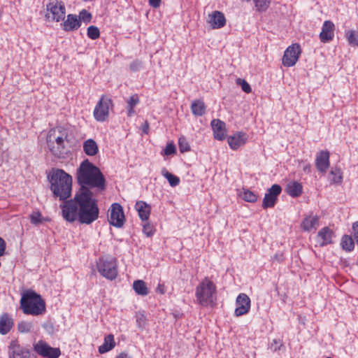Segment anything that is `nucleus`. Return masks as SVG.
<instances>
[{
	"mask_svg": "<svg viewBox=\"0 0 358 358\" xmlns=\"http://www.w3.org/2000/svg\"><path fill=\"white\" fill-rule=\"evenodd\" d=\"M247 135L243 132H237L228 138V143L232 150H237L246 143Z\"/></svg>",
	"mask_w": 358,
	"mask_h": 358,
	"instance_id": "nucleus-22",
	"label": "nucleus"
},
{
	"mask_svg": "<svg viewBox=\"0 0 358 358\" xmlns=\"http://www.w3.org/2000/svg\"><path fill=\"white\" fill-rule=\"evenodd\" d=\"M195 296L199 305L213 306L216 299L215 285L208 278H205L196 287Z\"/></svg>",
	"mask_w": 358,
	"mask_h": 358,
	"instance_id": "nucleus-5",
	"label": "nucleus"
},
{
	"mask_svg": "<svg viewBox=\"0 0 358 358\" xmlns=\"http://www.w3.org/2000/svg\"><path fill=\"white\" fill-rule=\"evenodd\" d=\"M50 189L54 196L64 201L71 196L72 177L62 169H53L48 175Z\"/></svg>",
	"mask_w": 358,
	"mask_h": 358,
	"instance_id": "nucleus-3",
	"label": "nucleus"
},
{
	"mask_svg": "<svg viewBox=\"0 0 358 358\" xmlns=\"http://www.w3.org/2000/svg\"><path fill=\"white\" fill-rule=\"evenodd\" d=\"M303 170L304 172H306L308 173H310L311 171V166L310 164H306L303 166Z\"/></svg>",
	"mask_w": 358,
	"mask_h": 358,
	"instance_id": "nucleus-55",
	"label": "nucleus"
},
{
	"mask_svg": "<svg viewBox=\"0 0 358 358\" xmlns=\"http://www.w3.org/2000/svg\"><path fill=\"white\" fill-rule=\"evenodd\" d=\"M66 14L64 3L61 1L52 0L47 5L46 17L52 21L64 20Z\"/></svg>",
	"mask_w": 358,
	"mask_h": 358,
	"instance_id": "nucleus-7",
	"label": "nucleus"
},
{
	"mask_svg": "<svg viewBox=\"0 0 358 358\" xmlns=\"http://www.w3.org/2000/svg\"><path fill=\"white\" fill-rule=\"evenodd\" d=\"M334 237L335 234L334 231L328 227H325L318 231L317 235V241L320 246L322 247L332 243V239Z\"/></svg>",
	"mask_w": 358,
	"mask_h": 358,
	"instance_id": "nucleus-17",
	"label": "nucleus"
},
{
	"mask_svg": "<svg viewBox=\"0 0 358 358\" xmlns=\"http://www.w3.org/2000/svg\"><path fill=\"white\" fill-rule=\"evenodd\" d=\"M330 174L334 176L332 178V182L334 183H340L342 180V175L341 170L338 169H332L330 172Z\"/></svg>",
	"mask_w": 358,
	"mask_h": 358,
	"instance_id": "nucleus-40",
	"label": "nucleus"
},
{
	"mask_svg": "<svg viewBox=\"0 0 358 358\" xmlns=\"http://www.w3.org/2000/svg\"><path fill=\"white\" fill-rule=\"evenodd\" d=\"M115 345L114 336L113 334H108L104 338L103 343L99 347V352L101 354L106 353L112 350Z\"/></svg>",
	"mask_w": 358,
	"mask_h": 358,
	"instance_id": "nucleus-28",
	"label": "nucleus"
},
{
	"mask_svg": "<svg viewBox=\"0 0 358 358\" xmlns=\"http://www.w3.org/2000/svg\"><path fill=\"white\" fill-rule=\"evenodd\" d=\"M301 52V48L299 44H293L289 46L284 52L282 64L287 67L293 66L297 62Z\"/></svg>",
	"mask_w": 358,
	"mask_h": 358,
	"instance_id": "nucleus-12",
	"label": "nucleus"
},
{
	"mask_svg": "<svg viewBox=\"0 0 358 358\" xmlns=\"http://www.w3.org/2000/svg\"><path fill=\"white\" fill-rule=\"evenodd\" d=\"M127 110H128V115L129 116L131 115L134 113V108H129L127 106Z\"/></svg>",
	"mask_w": 358,
	"mask_h": 358,
	"instance_id": "nucleus-57",
	"label": "nucleus"
},
{
	"mask_svg": "<svg viewBox=\"0 0 358 358\" xmlns=\"http://www.w3.org/2000/svg\"><path fill=\"white\" fill-rule=\"evenodd\" d=\"M110 216L108 217L109 223L117 228L124 225L125 217L122 206L117 203L111 205Z\"/></svg>",
	"mask_w": 358,
	"mask_h": 358,
	"instance_id": "nucleus-11",
	"label": "nucleus"
},
{
	"mask_svg": "<svg viewBox=\"0 0 358 358\" xmlns=\"http://www.w3.org/2000/svg\"><path fill=\"white\" fill-rule=\"evenodd\" d=\"M341 246L344 250L350 252L355 248L354 240L348 235H344L341 240Z\"/></svg>",
	"mask_w": 358,
	"mask_h": 358,
	"instance_id": "nucleus-33",
	"label": "nucleus"
},
{
	"mask_svg": "<svg viewBox=\"0 0 358 358\" xmlns=\"http://www.w3.org/2000/svg\"><path fill=\"white\" fill-rule=\"evenodd\" d=\"M135 208L142 221H147L149 218L151 207L145 201H138L136 203Z\"/></svg>",
	"mask_w": 358,
	"mask_h": 358,
	"instance_id": "nucleus-25",
	"label": "nucleus"
},
{
	"mask_svg": "<svg viewBox=\"0 0 358 358\" xmlns=\"http://www.w3.org/2000/svg\"><path fill=\"white\" fill-rule=\"evenodd\" d=\"M329 152L321 150L316 156L315 166L319 172L324 173L329 167Z\"/></svg>",
	"mask_w": 358,
	"mask_h": 358,
	"instance_id": "nucleus-16",
	"label": "nucleus"
},
{
	"mask_svg": "<svg viewBox=\"0 0 358 358\" xmlns=\"http://www.w3.org/2000/svg\"><path fill=\"white\" fill-rule=\"evenodd\" d=\"M61 208L62 215L66 222L72 223L78 220L79 207L75 197L65 201L61 205Z\"/></svg>",
	"mask_w": 358,
	"mask_h": 358,
	"instance_id": "nucleus-8",
	"label": "nucleus"
},
{
	"mask_svg": "<svg viewBox=\"0 0 358 358\" xmlns=\"http://www.w3.org/2000/svg\"><path fill=\"white\" fill-rule=\"evenodd\" d=\"M241 196L247 202L254 203L257 200V196L249 189H243Z\"/></svg>",
	"mask_w": 358,
	"mask_h": 358,
	"instance_id": "nucleus-35",
	"label": "nucleus"
},
{
	"mask_svg": "<svg viewBox=\"0 0 358 358\" xmlns=\"http://www.w3.org/2000/svg\"><path fill=\"white\" fill-rule=\"evenodd\" d=\"M255 7L259 12L265 11L270 5V0H253Z\"/></svg>",
	"mask_w": 358,
	"mask_h": 358,
	"instance_id": "nucleus-37",
	"label": "nucleus"
},
{
	"mask_svg": "<svg viewBox=\"0 0 358 358\" xmlns=\"http://www.w3.org/2000/svg\"><path fill=\"white\" fill-rule=\"evenodd\" d=\"M319 225V217L317 215H308L303 218L301 223V229L305 231L315 230Z\"/></svg>",
	"mask_w": 358,
	"mask_h": 358,
	"instance_id": "nucleus-24",
	"label": "nucleus"
},
{
	"mask_svg": "<svg viewBox=\"0 0 358 358\" xmlns=\"http://www.w3.org/2000/svg\"><path fill=\"white\" fill-rule=\"evenodd\" d=\"M142 67L143 62L138 59L133 61L129 65L130 70L134 72L138 71L141 69Z\"/></svg>",
	"mask_w": 358,
	"mask_h": 358,
	"instance_id": "nucleus-43",
	"label": "nucleus"
},
{
	"mask_svg": "<svg viewBox=\"0 0 358 358\" xmlns=\"http://www.w3.org/2000/svg\"><path fill=\"white\" fill-rule=\"evenodd\" d=\"M87 36L92 40H96L100 36V31L97 27L91 25L87 28Z\"/></svg>",
	"mask_w": 358,
	"mask_h": 358,
	"instance_id": "nucleus-38",
	"label": "nucleus"
},
{
	"mask_svg": "<svg viewBox=\"0 0 358 358\" xmlns=\"http://www.w3.org/2000/svg\"><path fill=\"white\" fill-rule=\"evenodd\" d=\"M179 148L181 152H187L190 150L188 143L184 138H179Z\"/></svg>",
	"mask_w": 358,
	"mask_h": 358,
	"instance_id": "nucleus-45",
	"label": "nucleus"
},
{
	"mask_svg": "<svg viewBox=\"0 0 358 358\" xmlns=\"http://www.w3.org/2000/svg\"><path fill=\"white\" fill-rule=\"evenodd\" d=\"M176 148L175 145L172 142L169 143H167L165 149L164 150V155L166 156L174 155L176 153Z\"/></svg>",
	"mask_w": 358,
	"mask_h": 358,
	"instance_id": "nucleus-42",
	"label": "nucleus"
},
{
	"mask_svg": "<svg viewBox=\"0 0 358 358\" xmlns=\"http://www.w3.org/2000/svg\"><path fill=\"white\" fill-rule=\"evenodd\" d=\"M148 2L151 7L157 8L160 6L161 0H148Z\"/></svg>",
	"mask_w": 358,
	"mask_h": 358,
	"instance_id": "nucleus-51",
	"label": "nucleus"
},
{
	"mask_svg": "<svg viewBox=\"0 0 358 358\" xmlns=\"http://www.w3.org/2000/svg\"><path fill=\"white\" fill-rule=\"evenodd\" d=\"M142 129L145 134H148V130H149V124H148V121L144 122V124L142 126Z\"/></svg>",
	"mask_w": 358,
	"mask_h": 358,
	"instance_id": "nucleus-53",
	"label": "nucleus"
},
{
	"mask_svg": "<svg viewBox=\"0 0 358 358\" xmlns=\"http://www.w3.org/2000/svg\"><path fill=\"white\" fill-rule=\"evenodd\" d=\"M30 222L34 225H38L46 220L45 218L43 217L41 213L39 211H34L29 215Z\"/></svg>",
	"mask_w": 358,
	"mask_h": 358,
	"instance_id": "nucleus-34",
	"label": "nucleus"
},
{
	"mask_svg": "<svg viewBox=\"0 0 358 358\" xmlns=\"http://www.w3.org/2000/svg\"><path fill=\"white\" fill-rule=\"evenodd\" d=\"M334 36V24L332 22L327 20L324 22L320 38L322 43L329 42Z\"/></svg>",
	"mask_w": 358,
	"mask_h": 358,
	"instance_id": "nucleus-21",
	"label": "nucleus"
},
{
	"mask_svg": "<svg viewBox=\"0 0 358 358\" xmlns=\"http://www.w3.org/2000/svg\"><path fill=\"white\" fill-rule=\"evenodd\" d=\"M133 289L138 295L146 296L149 293L145 282L142 280H135L133 283Z\"/></svg>",
	"mask_w": 358,
	"mask_h": 358,
	"instance_id": "nucleus-31",
	"label": "nucleus"
},
{
	"mask_svg": "<svg viewBox=\"0 0 358 358\" xmlns=\"http://www.w3.org/2000/svg\"><path fill=\"white\" fill-rule=\"evenodd\" d=\"M113 107L111 99L103 95L94 110V118L99 122H103L108 117L109 110Z\"/></svg>",
	"mask_w": 358,
	"mask_h": 358,
	"instance_id": "nucleus-9",
	"label": "nucleus"
},
{
	"mask_svg": "<svg viewBox=\"0 0 358 358\" xmlns=\"http://www.w3.org/2000/svg\"><path fill=\"white\" fill-rule=\"evenodd\" d=\"M75 200L78 203V222L80 224H90L98 219L99 209L97 200L94 198L91 189L80 188L75 194Z\"/></svg>",
	"mask_w": 358,
	"mask_h": 358,
	"instance_id": "nucleus-2",
	"label": "nucleus"
},
{
	"mask_svg": "<svg viewBox=\"0 0 358 358\" xmlns=\"http://www.w3.org/2000/svg\"><path fill=\"white\" fill-rule=\"evenodd\" d=\"M83 150L88 156H94L99 151L97 143L93 139H87L83 143Z\"/></svg>",
	"mask_w": 358,
	"mask_h": 358,
	"instance_id": "nucleus-27",
	"label": "nucleus"
},
{
	"mask_svg": "<svg viewBox=\"0 0 358 358\" xmlns=\"http://www.w3.org/2000/svg\"><path fill=\"white\" fill-rule=\"evenodd\" d=\"M237 83L241 85L242 90L246 93H250L252 91L250 85L243 79L238 78Z\"/></svg>",
	"mask_w": 358,
	"mask_h": 358,
	"instance_id": "nucleus-44",
	"label": "nucleus"
},
{
	"mask_svg": "<svg viewBox=\"0 0 358 358\" xmlns=\"http://www.w3.org/2000/svg\"><path fill=\"white\" fill-rule=\"evenodd\" d=\"M78 17L80 18V21L83 20L85 22H90L92 20V14L85 9H83L80 12Z\"/></svg>",
	"mask_w": 358,
	"mask_h": 358,
	"instance_id": "nucleus-41",
	"label": "nucleus"
},
{
	"mask_svg": "<svg viewBox=\"0 0 358 358\" xmlns=\"http://www.w3.org/2000/svg\"><path fill=\"white\" fill-rule=\"evenodd\" d=\"M9 358H36L29 349L20 345L18 341L13 340L8 347Z\"/></svg>",
	"mask_w": 358,
	"mask_h": 358,
	"instance_id": "nucleus-10",
	"label": "nucleus"
},
{
	"mask_svg": "<svg viewBox=\"0 0 358 358\" xmlns=\"http://www.w3.org/2000/svg\"><path fill=\"white\" fill-rule=\"evenodd\" d=\"M347 39L350 45L358 46V31H349L347 33Z\"/></svg>",
	"mask_w": 358,
	"mask_h": 358,
	"instance_id": "nucleus-36",
	"label": "nucleus"
},
{
	"mask_svg": "<svg viewBox=\"0 0 358 358\" xmlns=\"http://www.w3.org/2000/svg\"><path fill=\"white\" fill-rule=\"evenodd\" d=\"M139 102V99L137 94H134L129 97L127 101V106L129 108H134Z\"/></svg>",
	"mask_w": 358,
	"mask_h": 358,
	"instance_id": "nucleus-47",
	"label": "nucleus"
},
{
	"mask_svg": "<svg viewBox=\"0 0 358 358\" xmlns=\"http://www.w3.org/2000/svg\"><path fill=\"white\" fill-rule=\"evenodd\" d=\"M146 317L143 313L136 315V322L139 327H143L145 324Z\"/></svg>",
	"mask_w": 358,
	"mask_h": 358,
	"instance_id": "nucleus-49",
	"label": "nucleus"
},
{
	"mask_svg": "<svg viewBox=\"0 0 358 358\" xmlns=\"http://www.w3.org/2000/svg\"><path fill=\"white\" fill-rule=\"evenodd\" d=\"M236 308L234 311V315L236 317L245 315L249 312L250 309V299L246 294L241 293L236 298Z\"/></svg>",
	"mask_w": 358,
	"mask_h": 358,
	"instance_id": "nucleus-15",
	"label": "nucleus"
},
{
	"mask_svg": "<svg viewBox=\"0 0 358 358\" xmlns=\"http://www.w3.org/2000/svg\"><path fill=\"white\" fill-rule=\"evenodd\" d=\"M352 229L355 231L354 233H358V221L353 224Z\"/></svg>",
	"mask_w": 358,
	"mask_h": 358,
	"instance_id": "nucleus-56",
	"label": "nucleus"
},
{
	"mask_svg": "<svg viewBox=\"0 0 358 358\" xmlns=\"http://www.w3.org/2000/svg\"><path fill=\"white\" fill-rule=\"evenodd\" d=\"M161 173L164 178L167 179L169 185L171 187H176L179 185L180 178L178 176L169 173L165 168L162 169Z\"/></svg>",
	"mask_w": 358,
	"mask_h": 358,
	"instance_id": "nucleus-32",
	"label": "nucleus"
},
{
	"mask_svg": "<svg viewBox=\"0 0 358 358\" xmlns=\"http://www.w3.org/2000/svg\"><path fill=\"white\" fill-rule=\"evenodd\" d=\"M157 292L161 294H164L166 292L165 285L159 283L157 287Z\"/></svg>",
	"mask_w": 358,
	"mask_h": 358,
	"instance_id": "nucleus-52",
	"label": "nucleus"
},
{
	"mask_svg": "<svg viewBox=\"0 0 358 358\" xmlns=\"http://www.w3.org/2000/svg\"><path fill=\"white\" fill-rule=\"evenodd\" d=\"M282 188L279 185H273L265 194L263 199L262 207L264 209L272 208L275 206L278 196L281 193Z\"/></svg>",
	"mask_w": 358,
	"mask_h": 358,
	"instance_id": "nucleus-14",
	"label": "nucleus"
},
{
	"mask_svg": "<svg viewBox=\"0 0 358 358\" xmlns=\"http://www.w3.org/2000/svg\"><path fill=\"white\" fill-rule=\"evenodd\" d=\"M208 22L213 29H220L226 24V18L222 12L215 10L208 15Z\"/></svg>",
	"mask_w": 358,
	"mask_h": 358,
	"instance_id": "nucleus-19",
	"label": "nucleus"
},
{
	"mask_svg": "<svg viewBox=\"0 0 358 358\" xmlns=\"http://www.w3.org/2000/svg\"><path fill=\"white\" fill-rule=\"evenodd\" d=\"M192 113L196 116H202L205 113L206 106L200 99L194 100L191 105Z\"/></svg>",
	"mask_w": 358,
	"mask_h": 358,
	"instance_id": "nucleus-29",
	"label": "nucleus"
},
{
	"mask_svg": "<svg viewBox=\"0 0 358 358\" xmlns=\"http://www.w3.org/2000/svg\"><path fill=\"white\" fill-rule=\"evenodd\" d=\"M77 180L80 188H96L102 192L106 189V181L100 169L88 159L84 160L77 170Z\"/></svg>",
	"mask_w": 358,
	"mask_h": 358,
	"instance_id": "nucleus-1",
	"label": "nucleus"
},
{
	"mask_svg": "<svg viewBox=\"0 0 358 358\" xmlns=\"http://www.w3.org/2000/svg\"><path fill=\"white\" fill-rule=\"evenodd\" d=\"M143 231L148 237L152 236L154 234L153 227L150 223L146 222L143 224Z\"/></svg>",
	"mask_w": 358,
	"mask_h": 358,
	"instance_id": "nucleus-48",
	"label": "nucleus"
},
{
	"mask_svg": "<svg viewBox=\"0 0 358 358\" xmlns=\"http://www.w3.org/2000/svg\"><path fill=\"white\" fill-rule=\"evenodd\" d=\"M61 25L64 31H73L81 26V22L76 15L69 14Z\"/></svg>",
	"mask_w": 358,
	"mask_h": 358,
	"instance_id": "nucleus-20",
	"label": "nucleus"
},
{
	"mask_svg": "<svg viewBox=\"0 0 358 358\" xmlns=\"http://www.w3.org/2000/svg\"><path fill=\"white\" fill-rule=\"evenodd\" d=\"M354 240L358 244V233H354Z\"/></svg>",
	"mask_w": 358,
	"mask_h": 358,
	"instance_id": "nucleus-58",
	"label": "nucleus"
},
{
	"mask_svg": "<svg viewBox=\"0 0 358 358\" xmlns=\"http://www.w3.org/2000/svg\"><path fill=\"white\" fill-rule=\"evenodd\" d=\"M282 345L283 343L280 339H273L270 344V348L272 351L275 352L280 350Z\"/></svg>",
	"mask_w": 358,
	"mask_h": 358,
	"instance_id": "nucleus-46",
	"label": "nucleus"
},
{
	"mask_svg": "<svg viewBox=\"0 0 358 358\" xmlns=\"http://www.w3.org/2000/svg\"><path fill=\"white\" fill-rule=\"evenodd\" d=\"M33 327V324L31 322L22 321L20 322L17 325L18 331L21 333H27L29 332Z\"/></svg>",
	"mask_w": 358,
	"mask_h": 358,
	"instance_id": "nucleus-39",
	"label": "nucleus"
},
{
	"mask_svg": "<svg viewBox=\"0 0 358 358\" xmlns=\"http://www.w3.org/2000/svg\"><path fill=\"white\" fill-rule=\"evenodd\" d=\"M286 191L292 197L299 196L302 193V185L297 182H292L287 185Z\"/></svg>",
	"mask_w": 358,
	"mask_h": 358,
	"instance_id": "nucleus-30",
	"label": "nucleus"
},
{
	"mask_svg": "<svg viewBox=\"0 0 358 358\" xmlns=\"http://www.w3.org/2000/svg\"><path fill=\"white\" fill-rule=\"evenodd\" d=\"M283 260H284V257H283L282 253H281V252H278V253L275 254L273 255V257H272V262H276L278 263H280Z\"/></svg>",
	"mask_w": 358,
	"mask_h": 358,
	"instance_id": "nucleus-50",
	"label": "nucleus"
},
{
	"mask_svg": "<svg viewBox=\"0 0 358 358\" xmlns=\"http://www.w3.org/2000/svg\"><path fill=\"white\" fill-rule=\"evenodd\" d=\"M214 138L219 141H223L227 136L225 123L219 119H214L211 122Z\"/></svg>",
	"mask_w": 358,
	"mask_h": 358,
	"instance_id": "nucleus-18",
	"label": "nucleus"
},
{
	"mask_svg": "<svg viewBox=\"0 0 358 358\" xmlns=\"http://www.w3.org/2000/svg\"><path fill=\"white\" fill-rule=\"evenodd\" d=\"M34 348L39 355L45 358H57L61 354L59 348H52L42 341L34 344Z\"/></svg>",
	"mask_w": 358,
	"mask_h": 358,
	"instance_id": "nucleus-13",
	"label": "nucleus"
},
{
	"mask_svg": "<svg viewBox=\"0 0 358 358\" xmlns=\"http://www.w3.org/2000/svg\"><path fill=\"white\" fill-rule=\"evenodd\" d=\"M116 358H131V357L129 356L127 353L123 352L120 353L116 357Z\"/></svg>",
	"mask_w": 358,
	"mask_h": 358,
	"instance_id": "nucleus-54",
	"label": "nucleus"
},
{
	"mask_svg": "<svg viewBox=\"0 0 358 358\" xmlns=\"http://www.w3.org/2000/svg\"><path fill=\"white\" fill-rule=\"evenodd\" d=\"M13 325V319L7 314L4 313L0 316V334H6Z\"/></svg>",
	"mask_w": 358,
	"mask_h": 358,
	"instance_id": "nucleus-26",
	"label": "nucleus"
},
{
	"mask_svg": "<svg viewBox=\"0 0 358 358\" xmlns=\"http://www.w3.org/2000/svg\"><path fill=\"white\" fill-rule=\"evenodd\" d=\"M96 266L99 273L107 279L113 280L117 275V261L113 257L99 258Z\"/></svg>",
	"mask_w": 358,
	"mask_h": 358,
	"instance_id": "nucleus-6",
	"label": "nucleus"
},
{
	"mask_svg": "<svg viewBox=\"0 0 358 358\" xmlns=\"http://www.w3.org/2000/svg\"><path fill=\"white\" fill-rule=\"evenodd\" d=\"M66 136H64V135L60 136H57L55 138V141L57 143V147H55V146L51 147L52 134H50V136H48V145L50 148V151L52 152V153L54 155L58 156V157H59L61 155L62 150L64 148V139L66 138ZM52 142H54V141H52Z\"/></svg>",
	"mask_w": 358,
	"mask_h": 358,
	"instance_id": "nucleus-23",
	"label": "nucleus"
},
{
	"mask_svg": "<svg viewBox=\"0 0 358 358\" xmlns=\"http://www.w3.org/2000/svg\"><path fill=\"white\" fill-rule=\"evenodd\" d=\"M20 308L24 313L34 316L43 315L46 310L45 303L41 295L31 290H28L22 294Z\"/></svg>",
	"mask_w": 358,
	"mask_h": 358,
	"instance_id": "nucleus-4",
	"label": "nucleus"
}]
</instances>
